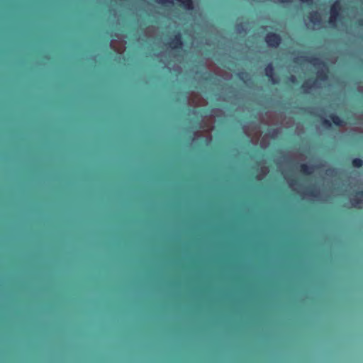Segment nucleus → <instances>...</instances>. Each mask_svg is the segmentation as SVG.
Here are the masks:
<instances>
[{"label":"nucleus","mask_w":363,"mask_h":363,"mask_svg":"<svg viewBox=\"0 0 363 363\" xmlns=\"http://www.w3.org/2000/svg\"><path fill=\"white\" fill-rule=\"evenodd\" d=\"M255 2H256V3H258L259 1H256Z\"/></svg>","instance_id":"22"},{"label":"nucleus","mask_w":363,"mask_h":363,"mask_svg":"<svg viewBox=\"0 0 363 363\" xmlns=\"http://www.w3.org/2000/svg\"><path fill=\"white\" fill-rule=\"evenodd\" d=\"M224 2H225V3H227L228 1H225Z\"/></svg>","instance_id":"21"},{"label":"nucleus","mask_w":363,"mask_h":363,"mask_svg":"<svg viewBox=\"0 0 363 363\" xmlns=\"http://www.w3.org/2000/svg\"><path fill=\"white\" fill-rule=\"evenodd\" d=\"M350 201L353 207L359 209L363 208V190L357 191Z\"/></svg>","instance_id":"5"},{"label":"nucleus","mask_w":363,"mask_h":363,"mask_svg":"<svg viewBox=\"0 0 363 363\" xmlns=\"http://www.w3.org/2000/svg\"><path fill=\"white\" fill-rule=\"evenodd\" d=\"M240 74H242V75H243V74H246V75H247V74H246V73H244V72H242V73H240Z\"/></svg>","instance_id":"20"},{"label":"nucleus","mask_w":363,"mask_h":363,"mask_svg":"<svg viewBox=\"0 0 363 363\" xmlns=\"http://www.w3.org/2000/svg\"><path fill=\"white\" fill-rule=\"evenodd\" d=\"M278 133V130L277 129H272L271 130V135H272V137H274V135H276Z\"/></svg>","instance_id":"19"},{"label":"nucleus","mask_w":363,"mask_h":363,"mask_svg":"<svg viewBox=\"0 0 363 363\" xmlns=\"http://www.w3.org/2000/svg\"><path fill=\"white\" fill-rule=\"evenodd\" d=\"M303 61L308 62L314 67H318V66H325V63L322 61L319 57L313 56L310 57H301Z\"/></svg>","instance_id":"7"},{"label":"nucleus","mask_w":363,"mask_h":363,"mask_svg":"<svg viewBox=\"0 0 363 363\" xmlns=\"http://www.w3.org/2000/svg\"><path fill=\"white\" fill-rule=\"evenodd\" d=\"M167 45L172 50H179L184 45L182 35L180 32H177L173 38L167 43Z\"/></svg>","instance_id":"3"},{"label":"nucleus","mask_w":363,"mask_h":363,"mask_svg":"<svg viewBox=\"0 0 363 363\" xmlns=\"http://www.w3.org/2000/svg\"><path fill=\"white\" fill-rule=\"evenodd\" d=\"M352 164L354 167L360 168L363 165V160L360 158H354L352 161Z\"/></svg>","instance_id":"12"},{"label":"nucleus","mask_w":363,"mask_h":363,"mask_svg":"<svg viewBox=\"0 0 363 363\" xmlns=\"http://www.w3.org/2000/svg\"><path fill=\"white\" fill-rule=\"evenodd\" d=\"M314 168L313 166H309L306 164H300V172L305 175H311L313 172Z\"/></svg>","instance_id":"9"},{"label":"nucleus","mask_w":363,"mask_h":363,"mask_svg":"<svg viewBox=\"0 0 363 363\" xmlns=\"http://www.w3.org/2000/svg\"><path fill=\"white\" fill-rule=\"evenodd\" d=\"M306 194L311 196H316V191L314 188H309L306 191Z\"/></svg>","instance_id":"15"},{"label":"nucleus","mask_w":363,"mask_h":363,"mask_svg":"<svg viewBox=\"0 0 363 363\" xmlns=\"http://www.w3.org/2000/svg\"><path fill=\"white\" fill-rule=\"evenodd\" d=\"M317 77L320 81H325L328 79L327 72L323 70H318L317 72Z\"/></svg>","instance_id":"11"},{"label":"nucleus","mask_w":363,"mask_h":363,"mask_svg":"<svg viewBox=\"0 0 363 363\" xmlns=\"http://www.w3.org/2000/svg\"><path fill=\"white\" fill-rule=\"evenodd\" d=\"M329 118L332 121V122L334 123V125L337 126H344L347 124V122L342 119H341L335 113H330L329 115Z\"/></svg>","instance_id":"8"},{"label":"nucleus","mask_w":363,"mask_h":363,"mask_svg":"<svg viewBox=\"0 0 363 363\" xmlns=\"http://www.w3.org/2000/svg\"><path fill=\"white\" fill-rule=\"evenodd\" d=\"M235 30L239 33H242L246 32L245 26L243 23H237L235 26Z\"/></svg>","instance_id":"13"},{"label":"nucleus","mask_w":363,"mask_h":363,"mask_svg":"<svg viewBox=\"0 0 363 363\" xmlns=\"http://www.w3.org/2000/svg\"><path fill=\"white\" fill-rule=\"evenodd\" d=\"M264 72L266 77L272 82V84H276L278 83V79L275 77L274 67L272 62H269L266 65Z\"/></svg>","instance_id":"4"},{"label":"nucleus","mask_w":363,"mask_h":363,"mask_svg":"<svg viewBox=\"0 0 363 363\" xmlns=\"http://www.w3.org/2000/svg\"><path fill=\"white\" fill-rule=\"evenodd\" d=\"M264 40L269 47L277 48L281 43V38L276 33L269 32L266 34Z\"/></svg>","instance_id":"2"},{"label":"nucleus","mask_w":363,"mask_h":363,"mask_svg":"<svg viewBox=\"0 0 363 363\" xmlns=\"http://www.w3.org/2000/svg\"><path fill=\"white\" fill-rule=\"evenodd\" d=\"M289 184L290 186H294V185H296L297 184V181L296 179H291L289 182Z\"/></svg>","instance_id":"18"},{"label":"nucleus","mask_w":363,"mask_h":363,"mask_svg":"<svg viewBox=\"0 0 363 363\" xmlns=\"http://www.w3.org/2000/svg\"><path fill=\"white\" fill-rule=\"evenodd\" d=\"M322 124H323V126H325V127H326V128H330V127H331V125H332L331 122H330L329 120L325 119V118H324V119L322 121Z\"/></svg>","instance_id":"16"},{"label":"nucleus","mask_w":363,"mask_h":363,"mask_svg":"<svg viewBox=\"0 0 363 363\" xmlns=\"http://www.w3.org/2000/svg\"><path fill=\"white\" fill-rule=\"evenodd\" d=\"M274 3H292L293 1H273ZM301 4H306L308 5H317L318 3H323V1H298ZM325 3L326 1H324ZM330 3L331 1H328ZM333 4L330 7L329 23L332 26H335L337 22L342 19V15L340 13L341 7L340 4L342 1H333ZM343 3H359V1H342ZM363 4V1H359Z\"/></svg>","instance_id":"1"},{"label":"nucleus","mask_w":363,"mask_h":363,"mask_svg":"<svg viewBox=\"0 0 363 363\" xmlns=\"http://www.w3.org/2000/svg\"><path fill=\"white\" fill-rule=\"evenodd\" d=\"M289 81L291 83H296V78L295 76L294 75H291L289 77Z\"/></svg>","instance_id":"17"},{"label":"nucleus","mask_w":363,"mask_h":363,"mask_svg":"<svg viewBox=\"0 0 363 363\" xmlns=\"http://www.w3.org/2000/svg\"><path fill=\"white\" fill-rule=\"evenodd\" d=\"M308 21L314 26L320 25L322 22V17L320 13L317 11H310L307 16Z\"/></svg>","instance_id":"6"},{"label":"nucleus","mask_w":363,"mask_h":363,"mask_svg":"<svg viewBox=\"0 0 363 363\" xmlns=\"http://www.w3.org/2000/svg\"><path fill=\"white\" fill-rule=\"evenodd\" d=\"M201 78L205 82H210L212 79V74L210 72H203Z\"/></svg>","instance_id":"14"},{"label":"nucleus","mask_w":363,"mask_h":363,"mask_svg":"<svg viewBox=\"0 0 363 363\" xmlns=\"http://www.w3.org/2000/svg\"><path fill=\"white\" fill-rule=\"evenodd\" d=\"M316 82V79L313 81L308 79L303 83L301 87L303 89L304 92L308 93V91L315 85Z\"/></svg>","instance_id":"10"}]
</instances>
